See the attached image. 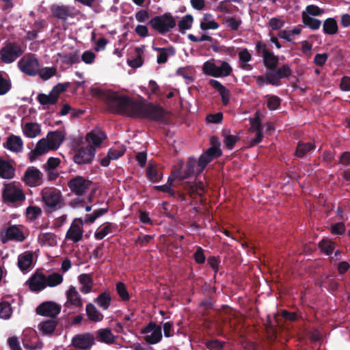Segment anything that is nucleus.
Here are the masks:
<instances>
[{
    "mask_svg": "<svg viewBox=\"0 0 350 350\" xmlns=\"http://www.w3.org/2000/svg\"><path fill=\"white\" fill-rule=\"evenodd\" d=\"M98 92L111 113L133 118V113L136 111L137 100L127 96H119L115 93H103L100 90Z\"/></svg>",
    "mask_w": 350,
    "mask_h": 350,
    "instance_id": "nucleus-1",
    "label": "nucleus"
},
{
    "mask_svg": "<svg viewBox=\"0 0 350 350\" xmlns=\"http://www.w3.org/2000/svg\"><path fill=\"white\" fill-rule=\"evenodd\" d=\"M135 113H133V118H145L160 123L166 121V110L161 106L152 103H144L137 100Z\"/></svg>",
    "mask_w": 350,
    "mask_h": 350,
    "instance_id": "nucleus-2",
    "label": "nucleus"
},
{
    "mask_svg": "<svg viewBox=\"0 0 350 350\" xmlns=\"http://www.w3.org/2000/svg\"><path fill=\"white\" fill-rule=\"evenodd\" d=\"M42 200L45 211L54 212L63 208L65 205L64 199L60 190L55 187H46L41 191Z\"/></svg>",
    "mask_w": 350,
    "mask_h": 350,
    "instance_id": "nucleus-3",
    "label": "nucleus"
},
{
    "mask_svg": "<svg viewBox=\"0 0 350 350\" xmlns=\"http://www.w3.org/2000/svg\"><path fill=\"white\" fill-rule=\"evenodd\" d=\"M148 24L161 35H165L176 25V20L170 12L152 17Z\"/></svg>",
    "mask_w": 350,
    "mask_h": 350,
    "instance_id": "nucleus-4",
    "label": "nucleus"
},
{
    "mask_svg": "<svg viewBox=\"0 0 350 350\" xmlns=\"http://www.w3.org/2000/svg\"><path fill=\"white\" fill-rule=\"evenodd\" d=\"M23 53L21 46L15 42H7L0 50V58L4 64L15 62Z\"/></svg>",
    "mask_w": 350,
    "mask_h": 350,
    "instance_id": "nucleus-5",
    "label": "nucleus"
},
{
    "mask_svg": "<svg viewBox=\"0 0 350 350\" xmlns=\"http://www.w3.org/2000/svg\"><path fill=\"white\" fill-rule=\"evenodd\" d=\"M292 75V69L289 64H284L280 67H276L270 71H266L267 83L278 87L282 85V79H288Z\"/></svg>",
    "mask_w": 350,
    "mask_h": 350,
    "instance_id": "nucleus-6",
    "label": "nucleus"
},
{
    "mask_svg": "<svg viewBox=\"0 0 350 350\" xmlns=\"http://www.w3.org/2000/svg\"><path fill=\"white\" fill-rule=\"evenodd\" d=\"M73 161L77 165L90 164L95 157L96 149L92 145L76 148L74 150Z\"/></svg>",
    "mask_w": 350,
    "mask_h": 350,
    "instance_id": "nucleus-7",
    "label": "nucleus"
},
{
    "mask_svg": "<svg viewBox=\"0 0 350 350\" xmlns=\"http://www.w3.org/2000/svg\"><path fill=\"white\" fill-rule=\"evenodd\" d=\"M2 198L5 203L14 204L23 202L25 196L19 187L14 185L8 184L5 185L3 189Z\"/></svg>",
    "mask_w": 350,
    "mask_h": 350,
    "instance_id": "nucleus-8",
    "label": "nucleus"
},
{
    "mask_svg": "<svg viewBox=\"0 0 350 350\" xmlns=\"http://www.w3.org/2000/svg\"><path fill=\"white\" fill-rule=\"evenodd\" d=\"M92 182L82 176H75L68 182V187L72 193L78 196L84 195L90 189Z\"/></svg>",
    "mask_w": 350,
    "mask_h": 350,
    "instance_id": "nucleus-9",
    "label": "nucleus"
},
{
    "mask_svg": "<svg viewBox=\"0 0 350 350\" xmlns=\"http://www.w3.org/2000/svg\"><path fill=\"white\" fill-rule=\"evenodd\" d=\"M18 67L25 75L36 76L38 73L40 64L34 56H24L18 62Z\"/></svg>",
    "mask_w": 350,
    "mask_h": 350,
    "instance_id": "nucleus-10",
    "label": "nucleus"
},
{
    "mask_svg": "<svg viewBox=\"0 0 350 350\" xmlns=\"http://www.w3.org/2000/svg\"><path fill=\"white\" fill-rule=\"evenodd\" d=\"M141 333L145 334L144 340L150 345L157 344L162 339L161 327L153 321H150L144 327Z\"/></svg>",
    "mask_w": 350,
    "mask_h": 350,
    "instance_id": "nucleus-11",
    "label": "nucleus"
},
{
    "mask_svg": "<svg viewBox=\"0 0 350 350\" xmlns=\"http://www.w3.org/2000/svg\"><path fill=\"white\" fill-rule=\"evenodd\" d=\"M62 306L52 301H47L40 304L36 309L38 314L43 317H48L51 319L55 318L61 312Z\"/></svg>",
    "mask_w": 350,
    "mask_h": 350,
    "instance_id": "nucleus-12",
    "label": "nucleus"
},
{
    "mask_svg": "<svg viewBox=\"0 0 350 350\" xmlns=\"http://www.w3.org/2000/svg\"><path fill=\"white\" fill-rule=\"evenodd\" d=\"M95 337L90 332L79 334L73 336L71 344L76 349L89 350L94 345Z\"/></svg>",
    "mask_w": 350,
    "mask_h": 350,
    "instance_id": "nucleus-13",
    "label": "nucleus"
},
{
    "mask_svg": "<svg viewBox=\"0 0 350 350\" xmlns=\"http://www.w3.org/2000/svg\"><path fill=\"white\" fill-rule=\"evenodd\" d=\"M29 187H37L42 184V173L36 167H27L22 179Z\"/></svg>",
    "mask_w": 350,
    "mask_h": 350,
    "instance_id": "nucleus-14",
    "label": "nucleus"
},
{
    "mask_svg": "<svg viewBox=\"0 0 350 350\" xmlns=\"http://www.w3.org/2000/svg\"><path fill=\"white\" fill-rule=\"evenodd\" d=\"M85 223L81 218H75L66 232V239L72 240L74 243L81 241L83 233L82 226Z\"/></svg>",
    "mask_w": 350,
    "mask_h": 350,
    "instance_id": "nucleus-15",
    "label": "nucleus"
},
{
    "mask_svg": "<svg viewBox=\"0 0 350 350\" xmlns=\"http://www.w3.org/2000/svg\"><path fill=\"white\" fill-rule=\"evenodd\" d=\"M53 17L66 21L68 17H73V8L69 5L53 4L50 8Z\"/></svg>",
    "mask_w": 350,
    "mask_h": 350,
    "instance_id": "nucleus-16",
    "label": "nucleus"
},
{
    "mask_svg": "<svg viewBox=\"0 0 350 350\" xmlns=\"http://www.w3.org/2000/svg\"><path fill=\"white\" fill-rule=\"evenodd\" d=\"M29 289L33 292H40L46 288L45 275L36 271L27 282Z\"/></svg>",
    "mask_w": 350,
    "mask_h": 350,
    "instance_id": "nucleus-17",
    "label": "nucleus"
},
{
    "mask_svg": "<svg viewBox=\"0 0 350 350\" xmlns=\"http://www.w3.org/2000/svg\"><path fill=\"white\" fill-rule=\"evenodd\" d=\"M197 161L194 157H189L187 161L185 169L183 170L182 174L180 170H177L173 173L174 178H179L180 180H185L190 177L191 175L196 174ZM197 176V175H196Z\"/></svg>",
    "mask_w": 350,
    "mask_h": 350,
    "instance_id": "nucleus-18",
    "label": "nucleus"
},
{
    "mask_svg": "<svg viewBox=\"0 0 350 350\" xmlns=\"http://www.w3.org/2000/svg\"><path fill=\"white\" fill-rule=\"evenodd\" d=\"M25 239V236L23 231L15 225L8 227L5 232V237L2 238V242L6 243L8 240H14L22 242Z\"/></svg>",
    "mask_w": 350,
    "mask_h": 350,
    "instance_id": "nucleus-19",
    "label": "nucleus"
},
{
    "mask_svg": "<svg viewBox=\"0 0 350 350\" xmlns=\"http://www.w3.org/2000/svg\"><path fill=\"white\" fill-rule=\"evenodd\" d=\"M51 148L48 141L44 138L40 139L36 148L29 152V159L31 162L36 160V157L47 152Z\"/></svg>",
    "mask_w": 350,
    "mask_h": 350,
    "instance_id": "nucleus-20",
    "label": "nucleus"
},
{
    "mask_svg": "<svg viewBox=\"0 0 350 350\" xmlns=\"http://www.w3.org/2000/svg\"><path fill=\"white\" fill-rule=\"evenodd\" d=\"M106 138L107 135L100 130H93L88 133L85 136L88 145H92L94 148L99 147Z\"/></svg>",
    "mask_w": 350,
    "mask_h": 350,
    "instance_id": "nucleus-21",
    "label": "nucleus"
},
{
    "mask_svg": "<svg viewBox=\"0 0 350 350\" xmlns=\"http://www.w3.org/2000/svg\"><path fill=\"white\" fill-rule=\"evenodd\" d=\"M209 85L219 92L221 97V101L224 105L226 106L229 103L230 92L219 81L215 79H210Z\"/></svg>",
    "mask_w": 350,
    "mask_h": 350,
    "instance_id": "nucleus-22",
    "label": "nucleus"
},
{
    "mask_svg": "<svg viewBox=\"0 0 350 350\" xmlns=\"http://www.w3.org/2000/svg\"><path fill=\"white\" fill-rule=\"evenodd\" d=\"M98 342L105 344H113L116 342V336L108 328L100 329L96 332L95 338Z\"/></svg>",
    "mask_w": 350,
    "mask_h": 350,
    "instance_id": "nucleus-23",
    "label": "nucleus"
},
{
    "mask_svg": "<svg viewBox=\"0 0 350 350\" xmlns=\"http://www.w3.org/2000/svg\"><path fill=\"white\" fill-rule=\"evenodd\" d=\"M65 135L62 131H55L49 133L47 141L53 150L57 149L63 142Z\"/></svg>",
    "mask_w": 350,
    "mask_h": 350,
    "instance_id": "nucleus-24",
    "label": "nucleus"
},
{
    "mask_svg": "<svg viewBox=\"0 0 350 350\" xmlns=\"http://www.w3.org/2000/svg\"><path fill=\"white\" fill-rule=\"evenodd\" d=\"M15 169L9 161L0 157V177L4 179H11L14 176Z\"/></svg>",
    "mask_w": 350,
    "mask_h": 350,
    "instance_id": "nucleus-25",
    "label": "nucleus"
},
{
    "mask_svg": "<svg viewBox=\"0 0 350 350\" xmlns=\"http://www.w3.org/2000/svg\"><path fill=\"white\" fill-rule=\"evenodd\" d=\"M33 262V254L31 252H25L18 257V267L22 271L28 270Z\"/></svg>",
    "mask_w": 350,
    "mask_h": 350,
    "instance_id": "nucleus-26",
    "label": "nucleus"
},
{
    "mask_svg": "<svg viewBox=\"0 0 350 350\" xmlns=\"http://www.w3.org/2000/svg\"><path fill=\"white\" fill-rule=\"evenodd\" d=\"M79 282L81 284L80 291L84 294L90 293L94 285L93 279L90 274L82 273L79 275Z\"/></svg>",
    "mask_w": 350,
    "mask_h": 350,
    "instance_id": "nucleus-27",
    "label": "nucleus"
},
{
    "mask_svg": "<svg viewBox=\"0 0 350 350\" xmlns=\"http://www.w3.org/2000/svg\"><path fill=\"white\" fill-rule=\"evenodd\" d=\"M118 228V225L111 222H105L103 224V228L98 229L94 233V237L96 240L104 239L109 234L114 232Z\"/></svg>",
    "mask_w": 350,
    "mask_h": 350,
    "instance_id": "nucleus-28",
    "label": "nucleus"
},
{
    "mask_svg": "<svg viewBox=\"0 0 350 350\" xmlns=\"http://www.w3.org/2000/svg\"><path fill=\"white\" fill-rule=\"evenodd\" d=\"M23 142L21 138L16 135L10 136L6 142L5 147L13 152H18L22 151Z\"/></svg>",
    "mask_w": 350,
    "mask_h": 350,
    "instance_id": "nucleus-29",
    "label": "nucleus"
},
{
    "mask_svg": "<svg viewBox=\"0 0 350 350\" xmlns=\"http://www.w3.org/2000/svg\"><path fill=\"white\" fill-rule=\"evenodd\" d=\"M323 31L325 35L333 36L338 32V26L334 18H327L323 23Z\"/></svg>",
    "mask_w": 350,
    "mask_h": 350,
    "instance_id": "nucleus-30",
    "label": "nucleus"
},
{
    "mask_svg": "<svg viewBox=\"0 0 350 350\" xmlns=\"http://www.w3.org/2000/svg\"><path fill=\"white\" fill-rule=\"evenodd\" d=\"M67 301L75 307H81L83 305L81 297L75 287L70 286L66 291Z\"/></svg>",
    "mask_w": 350,
    "mask_h": 350,
    "instance_id": "nucleus-31",
    "label": "nucleus"
},
{
    "mask_svg": "<svg viewBox=\"0 0 350 350\" xmlns=\"http://www.w3.org/2000/svg\"><path fill=\"white\" fill-rule=\"evenodd\" d=\"M57 324L58 321L56 319H51L40 323L38 328L44 335H51L54 332Z\"/></svg>",
    "mask_w": 350,
    "mask_h": 350,
    "instance_id": "nucleus-32",
    "label": "nucleus"
},
{
    "mask_svg": "<svg viewBox=\"0 0 350 350\" xmlns=\"http://www.w3.org/2000/svg\"><path fill=\"white\" fill-rule=\"evenodd\" d=\"M86 314L91 321L99 322L103 320V315L96 309L95 306L89 303L85 307Z\"/></svg>",
    "mask_w": 350,
    "mask_h": 350,
    "instance_id": "nucleus-33",
    "label": "nucleus"
},
{
    "mask_svg": "<svg viewBox=\"0 0 350 350\" xmlns=\"http://www.w3.org/2000/svg\"><path fill=\"white\" fill-rule=\"evenodd\" d=\"M111 297L109 292L104 291L94 299V302L103 310H107L111 304Z\"/></svg>",
    "mask_w": 350,
    "mask_h": 350,
    "instance_id": "nucleus-34",
    "label": "nucleus"
},
{
    "mask_svg": "<svg viewBox=\"0 0 350 350\" xmlns=\"http://www.w3.org/2000/svg\"><path fill=\"white\" fill-rule=\"evenodd\" d=\"M147 178L153 183L159 182L163 177V174L152 163H149L146 169Z\"/></svg>",
    "mask_w": 350,
    "mask_h": 350,
    "instance_id": "nucleus-35",
    "label": "nucleus"
},
{
    "mask_svg": "<svg viewBox=\"0 0 350 350\" xmlns=\"http://www.w3.org/2000/svg\"><path fill=\"white\" fill-rule=\"evenodd\" d=\"M262 61L267 71L276 68L279 64L278 57L275 55L272 51L265 55L262 58Z\"/></svg>",
    "mask_w": 350,
    "mask_h": 350,
    "instance_id": "nucleus-36",
    "label": "nucleus"
},
{
    "mask_svg": "<svg viewBox=\"0 0 350 350\" xmlns=\"http://www.w3.org/2000/svg\"><path fill=\"white\" fill-rule=\"evenodd\" d=\"M144 46H138L135 49L136 53L135 57L127 59V63L131 67L137 68L143 65L144 60L142 58V54L144 53Z\"/></svg>",
    "mask_w": 350,
    "mask_h": 350,
    "instance_id": "nucleus-37",
    "label": "nucleus"
},
{
    "mask_svg": "<svg viewBox=\"0 0 350 350\" xmlns=\"http://www.w3.org/2000/svg\"><path fill=\"white\" fill-rule=\"evenodd\" d=\"M315 145L312 143H305L301 141L298 142L296 150L295 156L299 158L304 157L308 152L314 150Z\"/></svg>",
    "mask_w": 350,
    "mask_h": 350,
    "instance_id": "nucleus-38",
    "label": "nucleus"
},
{
    "mask_svg": "<svg viewBox=\"0 0 350 350\" xmlns=\"http://www.w3.org/2000/svg\"><path fill=\"white\" fill-rule=\"evenodd\" d=\"M303 23L312 30H317L321 25V21L319 19L312 18L308 16L306 12L301 14Z\"/></svg>",
    "mask_w": 350,
    "mask_h": 350,
    "instance_id": "nucleus-39",
    "label": "nucleus"
},
{
    "mask_svg": "<svg viewBox=\"0 0 350 350\" xmlns=\"http://www.w3.org/2000/svg\"><path fill=\"white\" fill-rule=\"evenodd\" d=\"M186 189L190 195L202 196L205 192L204 185L201 181L189 183L186 187Z\"/></svg>",
    "mask_w": 350,
    "mask_h": 350,
    "instance_id": "nucleus-40",
    "label": "nucleus"
},
{
    "mask_svg": "<svg viewBox=\"0 0 350 350\" xmlns=\"http://www.w3.org/2000/svg\"><path fill=\"white\" fill-rule=\"evenodd\" d=\"M37 100L43 106L44 109H46V106L49 105H55L57 103V100L54 98L53 95H52L51 92L49 94L44 93L38 94Z\"/></svg>",
    "mask_w": 350,
    "mask_h": 350,
    "instance_id": "nucleus-41",
    "label": "nucleus"
},
{
    "mask_svg": "<svg viewBox=\"0 0 350 350\" xmlns=\"http://www.w3.org/2000/svg\"><path fill=\"white\" fill-rule=\"evenodd\" d=\"M23 132L27 137L33 138L40 134V129L37 123L27 122L25 125Z\"/></svg>",
    "mask_w": 350,
    "mask_h": 350,
    "instance_id": "nucleus-42",
    "label": "nucleus"
},
{
    "mask_svg": "<svg viewBox=\"0 0 350 350\" xmlns=\"http://www.w3.org/2000/svg\"><path fill=\"white\" fill-rule=\"evenodd\" d=\"M46 279V287H55L63 282V275L59 273H53L49 274L48 276L45 275Z\"/></svg>",
    "mask_w": 350,
    "mask_h": 350,
    "instance_id": "nucleus-43",
    "label": "nucleus"
},
{
    "mask_svg": "<svg viewBox=\"0 0 350 350\" xmlns=\"http://www.w3.org/2000/svg\"><path fill=\"white\" fill-rule=\"evenodd\" d=\"M239 62L243 64L241 66V68L247 70L252 69V66L249 64H247V62L252 60V55L247 49H243L241 50V51L239 53Z\"/></svg>",
    "mask_w": 350,
    "mask_h": 350,
    "instance_id": "nucleus-44",
    "label": "nucleus"
},
{
    "mask_svg": "<svg viewBox=\"0 0 350 350\" xmlns=\"http://www.w3.org/2000/svg\"><path fill=\"white\" fill-rule=\"evenodd\" d=\"M193 21V18L191 14H187L185 16H183L178 23L179 31L181 33H185V30L191 28Z\"/></svg>",
    "mask_w": 350,
    "mask_h": 350,
    "instance_id": "nucleus-45",
    "label": "nucleus"
},
{
    "mask_svg": "<svg viewBox=\"0 0 350 350\" xmlns=\"http://www.w3.org/2000/svg\"><path fill=\"white\" fill-rule=\"evenodd\" d=\"M108 208H102L95 210L92 214H86L84 219L85 224H92L95 220L108 212Z\"/></svg>",
    "mask_w": 350,
    "mask_h": 350,
    "instance_id": "nucleus-46",
    "label": "nucleus"
},
{
    "mask_svg": "<svg viewBox=\"0 0 350 350\" xmlns=\"http://www.w3.org/2000/svg\"><path fill=\"white\" fill-rule=\"evenodd\" d=\"M319 247L326 255L329 256L333 253L335 249V244L334 242L329 239H323L319 243Z\"/></svg>",
    "mask_w": 350,
    "mask_h": 350,
    "instance_id": "nucleus-47",
    "label": "nucleus"
},
{
    "mask_svg": "<svg viewBox=\"0 0 350 350\" xmlns=\"http://www.w3.org/2000/svg\"><path fill=\"white\" fill-rule=\"evenodd\" d=\"M57 74V68L55 67H44L40 69L38 75L43 81H47Z\"/></svg>",
    "mask_w": 350,
    "mask_h": 350,
    "instance_id": "nucleus-48",
    "label": "nucleus"
},
{
    "mask_svg": "<svg viewBox=\"0 0 350 350\" xmlns=\"http://www.w3.org/2000/svg\"><path fill=\"white\" fill-rule=\"evenodd\" d=\"M38 240L45 245L53 246L55 245L56 235L52 232L40 233L38 237Z\"/></svg>",
    "mask_w": 350,
    "mask_h": 350,
    "instance_id": "nucleus-49",
    "label": "nucleus"
},
{
    "mask_svg": "<svg viewBox=\"0 0 350 350\" xmlns=\"http://www.w3.org/2000/svg\"><path fill=\"white\" fill-rule=\"evenodd\" d=\"M232 71L230 65L226 62H223L220 66H217L216 73L219 74L215 75V77H224L229 76Z\"/></svg>",
    "mask_w": 350,
    "mask_h": 350,
    "instance_id": "nucleus-50",
    "label": "nucleus"
},
{
    "mask_svg": "<svg viewBox=\"0 0 350 350\" xmlns=\"http://www.w3.org/2000/svg\"><path fill=\"white\" fill-rule=\"evenodd\" d=\"M60 57H62V62L66 64L72 65L80 62L78 51L64 54Z\"/></svg>",
    "mask_w": 350,
    "mask_h": 350,
    "instance_id": "nucleus-51",
    "label": "nucleus"
},
{
    "mask_svg": "<svg viewBox=\"0 0 350 350\" xmlns=\"http://www.w3.org/2000/svg\"><path fill=\"white\" fill-rule=\"evenodd\" d=\"M116 288L118 295L123 301H126L129 300L130 296L129 292L126 289V285L123 282H117L116 284Z\"/></svg>",
    "mask_w": 350,
    "mask_h": 350,
    "instance_id": "nucleus-52",
    "label": "nucleus"
},
{
    "mask_svg": "<svg viewBox=\"0 0 350 350\" xmlns=\"http://www.w3.org/2000/svg\"><path fill=\"white\" fill-rule=\"evenodd\" d=\"M70 83L66 82L64 83H57L51 90V93L53 95L54 98L58 101L60 94L64 92L69 87Z\"/></svg>",
    "mask_w": 350,
    "mask_h": 350,
    "instance_id": "nucleus-53",
    "label": "nucleus"
},
{
    "mask_svg": "<svg viewBox=\"0 0 350 350\" xmlns=\"http://www.w3.org/2000/svg\"><path fill=\"white\" fill-rule=\"evenodd\" d=\"M175 53L174 48L171 46L166 48L165 51H163L157 55V62L159 64H163L167 62L168 55H173Z\"/></svg>",
    "mask_w": 350,
    "mask_h": 350,
    "instance_id": "nucleus-54",
    "label": "nucleus"
},
{
    "mask_svg": "<svg viewBox=\"0 0 350 350\" xmlns=\"http://www.w3.org/2000/svg\"><path fill=\"white\" fill-rule=\"evenodd\" d=\"M176 178L169 177L167 183L163 185L156 186L155 189L157 191L169 193L171 196H175V191L172 189V182Z\"/></svg>",
    "mask_w": 350,
    "mask_h": 350,
    "instance_id": "nucleus-55",
    "label": "nucleus"
},
{
    "mask_svg": "<svg viewBox=\"0 0 350 350\" xmlns=\"http://www.w3.org/2000/svg\"><path fill=\"white\" fill-rule=\"evenodd\" d=\"M12 310L11 305L7 301L0 303V318L8 319L11 317Z\"/></svg>",
    "mask_w": 350,
    "mask_h": 350,
    "instance_id": "nucleus-56",
    "label": "nucleus"
},
{
    "mask_svg": "<svg viewBox=\"0 0 350 350\" xmlns=\"http://www.w3.org/2000/svg\"><path fill=\"white\" fill-rule=\"evenodd\" d=\"M216 69L217 66L209 61L205 62L202 66V71L204 74L213 77H215V75H217L216 73Z\"/></svg>",
    "mask_w": 350,
    "mask_h": 350,
    "instance_id": "nucleus-57",
    "label": "nucleus"
},
{
    "mask_svg": "<svg viewBox=\"0 0 350 350\" xmlns=\"http://www.w3.org/2000/svg\"><path fill=\"white\" fill-rule=\"evenodd\" d=\"M239 139L240 137L237 135L228 134L224 136V144L228 150H231L234 148L235 144L239 141Z\"/></svg>",
    "mask_w": 350,
    "mask_h": 350,
    "instance_id": "nucleus-58",
    "label": "nucleus"
},
{
    "mask_svg": "<svg viewBox=\"0 0 350 350\" xmlns=\"http://www.w3.org/2000/svg\"><path fill=\"white\" fill-rule=\"evenodd\" d=\"M251 128L250 131L259 132L262 131L260 118L258 112L255 113V117L250 119Z\"/></svg>",
    "mask_w": 350,
    "mask_h": 350,
    "instance_id": "nucleus-59",
    "label": "nucleus"
},
{
    "mask_svg": "<svg viewBox=\"0 0 350 350\" xmlns=\"http://www.w3.org/2000/svg\"><path fill=\"white\" fill-rule=\"evenodd\" d=\"M126 151L124 146H120L117 148H111L108 151V154L112 160H116L122 157Z\"/></svg>",
    "mask_w": 350,
    "mask_h": 350,
    "instance_id": "nucleus-60",
    "label": "nucleus"
},
{
    "mask_svg": "<svg viewBox=\"0 0 350 350\" xmlns=\"http://www.w3.org/2000/svg\"><path fill=\"white\" fill-rule=\"evenodd\" d=\"M209 163L207 157H206L204 152H203L199 157L197 163L196 175H200L205 169L206 165Z\"/></svg>",
    "mask_w": 350,
    "mask_h": 350,
    "instance_id": "nucleus-61",
    "label": "nucleus"
},
{
    "mask_svg": "<svg viewBox=\"0 0 350 350\" xmlns=\"http://www.w3.org/2000/svg\"><path fill=\"white\" fill-rule=\"evenodd\" d=\"M303 12H306V14H308V16H321V14H324L325 11L323 9L320 8L317 5H309L306 6V10Z\"/></svg>",
    "mask_w": 350,
    "mask_h": 350,
    "instance_id": "nucleus-62",
    "label": "nucleus"
},
{
    "mask_svg": "<svg viewBox=\"0 0 350 350\" xmlns=\"http://www.w3.org/2000/svg\"><path fill=\"white\" fill-rule=\"evenodd\" d=\"M224 342L215 339L207 340L205 342V346L209 350H221L224 346Z\"/></svg>",
    "mask_w": 350,
    "mask_h": 350,
    "instance_id": "nucleus-63",
    "label": "nucleus"
},
{
    "mask_svg": "<svg viewBox=\"0 0 350 350\" xmlns=\"http://www.w3.org/2000/svg\"><path fill=\"white\" fill-rule=\"evenodd\" d=\"M42 213L41 208L38 206H29L26 209V214L29 216L31 220H35Z\"/></svg>",
    "mask_w": 350,
    "mask_h": 350,
    "instance_id": "nucleus-64",
    "label": "nucleus"
}]
</instances>
